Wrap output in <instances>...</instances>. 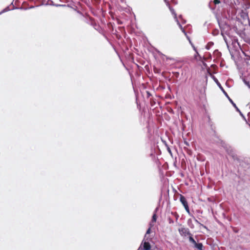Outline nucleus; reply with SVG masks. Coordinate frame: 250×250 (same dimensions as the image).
Here are the masks:
<instances>
[{
  "label": "nucleus",
  "instance_id": "nucleus-1",
  "mask_svg": "<svg viewBox=\"0 0 250 250\" xmlns=\"http://www.w3.org/2000/svg\"><path fill=\"white\" fill-rule=\"evenodd\" d=\"M180 234L184 236H188V240L192 248L197 250H204L203 245L202 243H197L192 237V234L190 232L189 229L187 228H181L178 229Z\"/></svg>",
  "mask_w": 250,
  "mask_h": 250
},
{
  "label": "nucleus",
  "instance_id": "nucleus-2",
  "mask_svg": "<svg viewBox=\"0 0 250 250\" xmlns=\"http://www.w3.org/2000/svg\"><path fill=\"white\" fill-rule=\"evenodd\" d=\"M167 5L169 7V9L171 14L174 16V18L175 21H176L177 24L179 25V27L181 29L182 31L184 33L186 34V31L184 30V29L183 28L182 25L180 24V21L177 17V15H176V14L174 10L172 7H170V4L168 3V2H167Z\"/></svg>",
  "mask_w": 250,
  "mask_h": 250
},
{
  "label": "nucleus",
  "instance_id": "nucleus-3",
  "mask_svg": "<svg viewBox=\"0 0 250 250\" xmlns=\"http://www.w3.org/2000/svg\"><path fill=\"white\" fill-rule=\"evenodd\" d=\"M214 80L215 82L216 83L217 85L219 87V88L221 89L223 93L225 94V95L228 98L229 101L231 103L233 107L235 108H237V106L236 104L233 102V101L229 98V95H228L227 93L225 91L223 87L221 86L220 83L218 82V80L216 78H214Z\"/></svg>",
  "mask_w": 250,
  "mask_h": 250
},
{
  "label": "nucleus",
  "instance_id": "nucleus-4",
  "mask_svg": "<svg viewBox=\"0 0 250 250\" xmlns=\"http://www.w3.org/2000/svg\"><path fill=\"white\" fill-rule=\"evenodd\" d=\"M180 201L184 207L187 212L189 213V209L186 198L183 195H180Z\"/></svg>",
  "mask_w": 250,
  "mask_h": 250
},
{
  "label": "nucleus",
  "instance_id": "nucleus-5",
  "mask_svg": "<svg viewBox=\"0 0 250 250\" xmlns=\"http://www.w3.org/2000/svg\"><path fill=\"white\" fill-rule=\"evenodd\" d=\"M227 152L229 156L232 157V158L234 161H239V158L238 157L234 150L232 148H231V147L228 148L227 149Z\"/></svg>",
  "mask_w": 250,
  "mask_h": 250
},
{
  "label": "nucleus",
  "instance_id": "nucleus-6",
  "mask_svg": "<svg viewBox=\"0 0 250 250\" xmlns=\"http://www.w3.org/2000/svg\"><path fill=\"white\" fill-rule=\"evenodd\" d=\"M151 246L149 242H145L143 243V249L144 250H150Z\"/></svg>",
  "mask_w": 250,
  "mask_h": 250
},
{
  "label": "nucleus",
  "instance_id": "nucleus-7",
  "mask_svg": "<svg viewBox=\"0 0 250 250\" xmlns=\"http://www.w3.org/2000/svg\"><path fill=\"white\" fill-rule=\"evenodd\" d=\"M156 219H157V215H156V213L155 212L153 213V214L152 215V220H151V222L149 224V226H150L151 227H152L153 226V224L152 223L155 222L156 221Z\"/></svg>",
  "mask_w": 250,
  "mask_h": 250
},
{
  "label": "nucleus",
  "instance_id": "nucleus-8",
  "mask_svg": "<svg viewBox=\"0 0 250 250\" xmlns=\"http://www.w3.org/2000/svg\"><path fill=\"white\" fill-rule=\"evenodd\" d=\"M213 55L215 56L216 58H219L221 56V53L218 50H215L214 51Z\"/></svg>",
  "mask_w": 250,
  "mask_h": 250
},
{
  "label": "nucleus",
  "instance_id": "nucleus-9",
  "mask_svg": "<svg viewBox=\"0 0 250 250\" xmlns=\"http://www.w3.org/2000/svg\"><path fill=\"white\" fill-rule=\"evenodd\" d=\"M187 224L188 226L191 228V229H194V226L192 223V221L191 219H188L187 221Z\"/></svg>",
  "mask_w": 250,
  "mask_h": 250
},
{
  "label": "nucleus",
  "instance_id": "nucleus-10",
  "mask_svg": "<svg viewBox=\"0 0 250 250\" xmlns=\"http://www.w3.org/2000/svg\"><path fill=\"white\" fill-rule=\"evenodd\" d=\"M184 144L185 145V146H184V149L187 151H189V152L191 153V151L189 150L187 147V146H189L188 143L186 141H184Z\"/></svg>",
  "mask_w": 250,
  "mask_h": 250
},
{
  "label": "nucleus",
  "instance_id": "nucleus-11",
  "mask_svg": "<svg viewBox=\"0 0 250 250\" xmlns=\"http://www.w3.org/2000/svg\"><path fill=\"white\" fill-rule=\"evenodd\" d=\"M9 6H7L6 8L3 9L1 12H0V15L2 14L3 13L10 11Z\"/></svg>",
  "mask_w": 250,
  "mask_h": 250
},
{
  "label": "nucleus",
  "instance_id": "nucleus-12",
  "mask_svg": "<svg viewBox=\"0 0 250 250\" xmlns=\"http://www.w3.org/2000/svg\"><path fill=\"white\" fill-rule=\"evenodd\" d=\"M193 218H194V220L195 222L197 224H199L200 226H202V227L204 228L205 229H207V228L206 226H204L203 224L200 223L195 217H193Z\"/></svg>",
  "mask_w": 250,
  "mask_h": 250
},
{
  "label": "nucleus",
  "instance_id": "nucleus-13",
  "mask_svg": "<svg viewBox=\"0 0 250 250\" xmlns=\"http://www.w3.org/2000/svg\"><path fill=\"white\" fill-rule=\"evenodd\" d=\"M213 45V43L212 42H208L206 46V48L207 49V50H209L210 49V48Z\"/></svg>",
  "mask_w": 250,
  "mask_h": 250
},
{
  "label": "nucleus",
  "instance_id": "nucleus-14",
  "mask_svg": "<svg viewBox=\"0 0 250 250\" xmlns=\"http://www.w3.org/2000/svg\"><path fill=\"white\" fill-rule=\"evenodd\" d=\"M171 214H172V215H174V216L175 217V218H176V221H177L178 220V219L179 217V215L178 214V213H177V212H171Z\"/></svg>",
  "mask_w": 250,
  "mask_h": 250
},
{
  "label": "nucleus",
  "instance_id": "nucleus-15",
  "mask_svg": "<svg viewBox=\"0 0 250 250\" xmlns=\"http://www.w3.org/2000/svg\"><path fill=\"white\" fill-rule=\"evenodd\" d=\"M243 82H244V83H245L246 85H247L249 88H250V84L249 82L247 81L245 79H244L243 80Z\"/></svg>",
  "mask_w": 250,
  "mask_h": 250
},
{
  "label": "nucleus",
  "instance_id": "nucleus-16",
  "mask_svg": "<svg viewBox=\"0 0 250 250\" xmlns=\"http://www.w3.org/2000/svg\"><path fill=\"white\" fill-rule=\"evenodd\" d=\"M152 227H151L150 226L149 228L147 229V230H146V234L145 235V237H146V234H149L150 233V231H151V228Z\"/></svg>",
  "mask_w": 250,
  "mask_h": 250
},
{
  "label": "nucleus",
  "instance_id": "nucleus-17",
  "mask_svg": "<svg viewBox=\"0 0 250 250\" xmlns=\"http://www.w3.org/2000/svg\"><path fill=\"white\" fill-rule=\"evenodd\" d=\"M236 110L239 112L240 113V115L242 117H243L244 118H245V117L243 115V114L242 113V112L240 111V110H239V109L237 107V108H235Z\"/></svg>",
  "mask_w": 250,
  "mask_h": 250
},
{
  "label": "nucleus",
  "instance_id": "nucleus-18",
  "mask_svg": "<svg viewBox=\"0 0 250 250\" xmlns=\"http://www.w3.org/2000/svg\"><path fill=\"white\" fill-rule=\"evenodd\" d=\"M168 221L169 224H173L174 221L170 217L168 218Z\"/></svg>",
  "mask_w": 250,
  "mask_h": 250
},
{
  "label": "nucleus",
  "instance_id": "nucleus-19",
  "mask_svg": "<svg viewBox=\"0 0 250 250\" xmlns=\"http://www.w3.org/2000/svg\"><path fill=\"white\" fill-rule=\"evenodd\" d=\"M179 19H181V21H182V23H183V24H184V23H186V21L185 20H183V18H182V15H180V16H179Z\"/></svg>",
  "mask_w": 250,
  "mask_h": 250
},
{
  "label": "nucleus",
  "instance_id": "nucleus-20",
  "mask_svg": "<svg viewBox=\"0 0 250 250\" xmlns=\"http://www.w3.org/2000/svg\"><path fill=\"white\" fill-rule=\"evenodd\" d=\"M218 32H219V31L218 30H214L213 32H212V34L213 35H218Z\"/></svg>",
  "mask_w": 250,
  "mask_h": 250
},
{
  "label": "nucleus",
  "instance_id": "nucleus-21",
  "mask_svg": "<svg viewBox=\"0 0 250 250\" xmlns=\"http://www.w3.org/2000/svg\"><path fill=\"white\" fill-rule=\"evenodd\" d=\"M213 2L215 4H219L220 2L219 0H214Z\"/></svg>",
  "mask_w": 250,
  "mask_h": 250
},
{
  "label": "nucleus",
  "instance_id": "nucleus-22",
  "mask_svg": "<svg viewBox=\"0 0 250 250\" xmlns=\"http://www.w3.org/2000/svg\"><path fill=\"white\" fill-rule=\"evenodd\" d=\"M186 34H185V33H184V34H185V36H186V37H187V38L188 39V40L189 41V42L190 43H191V41H190V38H189V37L187 35V32H186Z\"/></svg>",
  "mask_w": 250,
  "mask_h": 250
},
{
  "label": "nucleus",
  "instance_id": "nucleus-23",
  "mask_svg": "<svg viewBox=\"0 0 250 250\" xmlns=\"http://www.w3.org/2000/svg\"><path fill=\"white\" fill-rule=\"evenodd\" d=\"M142 244L140 245V246L139 247V248L137 250H144L143 249V248H142Z\"/></svg>",
  "mask_w": 250,
  "mask_h": 250
},
{
  "label": "nucleus",
  "instance_id": "nucleus-24",
  "mask_svg": "<svg viewBox=\"0 0 250 250\" xmlns=\"http://www.w3.org/2000/svg\"><path fill=\"white\" fill-rule=\"evenodd\" d=\"M194 50L196 51V55H195V57H196V56H198L200 58H201V57L200 56V55L199 54V53H198V52L195 50V49L194 48Z\"/></svg>",
  "mask_w": 250,
  "mask_h": 250
},
{
  "label": "nucleus",
  "instance_id": "nucleus-25",
  "mask_svg": "<svg viewBox=\"0 0 250 250\" xmlns=\"http://www.w3.org/2000/svg\"><path fill=\"white\" fill-rule=\"evenodd\" d=\"M194 50L196 51V55H195V57H196V56H198L200 58H201V57L200 56V55L199 54V53H198V52L195 50V49L194 48Z\"/></svg>",
  "mask_w": 250,
  "mask_h": 250
},
{
  "label": "nucleus",
  "instance_id": "nucleus-26",
  "mask_svg": "<svg viewBox=\"0 0 250 250\" xmlns=\"http://www.w3.org/2000/svg\"><path fill=\"white\" fill-rule=\"evenodd\" d=\"M147 95H148V96H149V95H150V93H149V92H147Z\"/></svg>",
  "mask_w": 250,
  "mask_h": 250
}]
</instances>
